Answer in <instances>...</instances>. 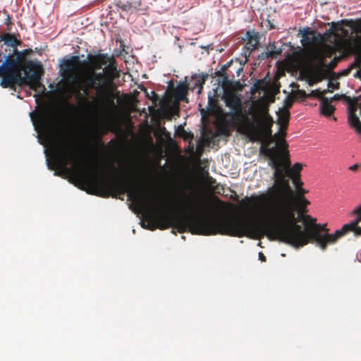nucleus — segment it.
Wrapping results in <instances>:
<instances>
[{
	"mask_svg": "<svg viewBox=\"0 0 361 361\" xmlns=\"http://www.w3.org/2000/svg\"><path fill=\"white\" fill-rule=\"evenodd\" d=\"M35 130L47 141H54L58 137V129L55 118L49 111L38 113L37 119L32 118Z\"/></svg>",
	"mask_w": 361,
	"mask_h": 361,
	"instance_id": "nucleus-6",
	"label": "nucleus"
},
{
	"mask_svg": "<svg viewBox=\"0 0 361 361\" xmlns=\"http://www.w3.org/2000/svg\"><path fill=\"white\" fill-rule=\"evenodd\" d=\"M330 101L327 97H322L320 104L321 114L325 116H330L335 111V107L330 104Z\"/></svg>",
	"mask_w": 361,
	"mask_h": 361,
	"instance_id": "nucleus-15",
	"label": "nucleus"
},
{
	"mask_svg": "<svg viewBox=\"0 0 361 361\" xmlns=\"http://www.w3.org/2000/svg\"><path fill=\"white\" fill-rule=\"evenodd\" d=\"M269 24L270 25V27H269L270 30L273 29L274 27V25L270 23V21H269Z\"/></svg>",
	"mask_w": 361,
	"mask_h": 361,
	"instance_id": "nucleus-40",
	"label": "nucleus"
},
{
	"mask_svg": "<svg viewBox=\"0 0 361 361\" xmlns=\"http://www.w3.org/2000/svg\"><path fill=\"white\" fill-rule=\"evenodd\" d=\"M83 60L85 69L78 81L79 90L88 95L90 90L97 93L102 109L115 107L114 81L120 76L117 63L108 54H87Z\"/></svg>",
	"mask_w": 361,
	"mask_h": 361,
	"instance_id": "nucleus-4",
	"label": "nucleus"
},
{
	"mask_svg": "<svg viewBox=\"0 0 361 361\" xmlns=\"http://www.w3.org/2000/svg\"><path fill=\"white\" fill-rule=\"evenodd\" d=\"M184 202L187 203H190V208L192 209L193 211L196 212L200 214H206L208 213V205L204 202H198V204H191L192 198L191 196L187 195L185 196Z\"/></svg>",
	"mask_w": 361,
	"mask_h": 361,
	"instance_id": "nucleus-13",
	"label": "nucleus"
},
{
	"mask_svg": "<svg viewBox=\"0 0 361 361\" xmlns=\"http://www.w3.org/2000/svg\"><path fill=\"white\" fill-rule=\"evenodd\" d=\"M359 261L361 262V253H360V258L359 259Z\"/></svg>",
	"mask_w": 361,
	"mask_h": 361,
	"instance_id": "nucleus-44",
	"label": "nucleus"
},
{
	"mask_svg": "<svg viewBox=\"0 0 361 361\" xmlns=\"http://www.w3.org/2000/svg\"><path fill=\"white\" fill-rule=\"evenodd\" d=\"M297 202V204H294V193L293 194L291 201L293 207H295V212H298V217L300 219L302 220V216L307 215L306 213L308 212L307 208V205L310 204V202L306 199L305 196L300 195V199L295 200Z\"/></svg>",
	"mask_w": 361,
	"mask_h": 361,
	"instance_id": "nucleus-10",
	"label": "nucleus"
},
{
	"mask_svg": "<svg viewBox=\"0 0 361 361\" xmlns=\"http://www.w3.org/2000/svg\"><path fill=\"white\" fill-rule=\"evenodd\" d=\"M208 109L212 112L219 114L221 118H222V112H224V111L219 106L218 99L215 94L213 95L209 94L208 96Z\"/></svg>",
	"mask_w": 361,
	"mask_h": 361,
	"instance_id": "nucleus-14",
	"label": "nucleus"
},
{
	"mask_svg": "<svg viewBox=\"0 0 361 361\" xmlns=\"http://www.w3.org/2000/svg\"><path fill=\"white\" fill-rule=\"evenodd\" d=\"M247 42L244 46V54L245 56H249L251 53L255 50L259 45V38L257 35H254L250 32H247Z\"/></svg>",
	"mask_w": 361,
	"mask_h": 361,
	"instance_id": "nucleus-11",
	"label": "nucleus"
},
{
	"mask_svg": "<svg viewBox=\"0 0 361 361\" xmlns=\"http://www.w3.org/2000/svg\"><path fill=\"white\" fill-rule=\"evenodd\" d=\"M261 142L259 152L269 158V165L274 169L275 185L269 189L267 193L246 197L240 204L247 206L248 203H255L271 217L272 213L276 212L283 204H292L293 191L290 186L289 177L300 176L302 164L295 163L291 167L288 145L285 138H281L272 147H268L269 142L265 143V140Z\"/></svg>",
	"mask_w": 361,
	"mask_h": 361,
	"instance_id": "nucleus-2",
	"label": "nucleus"
},
{
	"mask_svg": "<svg viewBox=\"0 0 361 361\" xmlns=\"http://www.w3.org/2000/svg\"><path fill=\"white\" fill-rule=\"evenodd\" d=\"M334 35V30L332 28H329V29H327L324 35H322L324 36V39L325 41H326V38H329L331 37L332 35Z\"/></svg>",
	"mask_w": 361,
	"mask_h": 361,
	"instance_id": "nucleus-28",
	"label": "nucleus"
},
{
	"mask_svg": "<svg viewBox=\"0 0 361 361\" xmlns=\"http://www.w3.org/2000/svg\"><path fill=\"white\" fill-rule=\"evenodd\" d=\"M80 97L82 99V100H83L84 102H88V103H89V102H88L87 99L86 97H85L83 95L80 94Z\"/></svg>",
	"mask_w": 361,
	"mask_h": 361,
	"instance_id": "nucleus-39",
	"label": "nucleus"
},
{
	"mask_svg": "<svg viewBox=\"0 0 361 361\" xmlns=\"http://www.w3.org/2000/svg\"><path fill=\"white\" fill-rule=\"evenodd\" d=\"M23 53V55L26 57V56L30 55L32 53V50L31 49H26L21 51Z\"/></svg>",
	"mask_w": 361,
	"mask_h": 361,
	"instance_id": "nucleus-35",
	"label": "nucleus"
},
{
	"mask_svg": "<svg viewBox=\"0 0 361 361\" xmlns=\"http://www.w3.org/2000/svg\"><path fill=\"white\" fill-rule=\"evenodd\" d=\"M212 199L214 202H216L219 205H223L224 202L216 196H212Z\"/></svg>",
	"mask_w": 361,
	"mask_h": 361,
	"instance_id": "nucleus-34",
	"label": "nucleus"
},
{
	"mask_svg": "<svg viewBox=\"0 0 361 361\" xmlns=\"http://www.w3.org/2000/svg\"><path fill=\"white\" fill-rule=\"evenodd\" d=\"M226 106L231 111L222 112L221 123L226 128L231 125L230 117L238 126V130L245 135L250 141H264L271 136V126L274 121L269 114V105L262 97L254 101L247 111L242 113V103L240 96L234 91H224L223 97Z\"/></svg>",
	"mask_w": 361,
	"mask_h": 361,
	"instance_id": "nucleus-3",
	"label": "nucleus"
},
{
	"mask_svg": "<svg viewBox=\"0 0 361 361\" xmlns=\"http://www.w3.org/2000/svg\"><path fill=\"white\" fill-rule=\"evenodd\" d=\"M208 78V74H201V75H194L192 76V79L194 80V86L192 87V90L197 87L198 91L197 94H200L203 88V85H204L206 80Z\"/></svg>",
	"mask_w": 361,
	"mask_h": 361,
	"instance_id": "nucleus-16",
	"label": "nucleus"
},
{
	"mask_svg": "<svg viewBox=\"0 0 361 361\" xmlns=\"http://www.w3.org/2000/svg\"><path fill=\"white\" fill-rule=\"evenodd\" d=\"M328 88L338 89L339 83L338 82L334 83L333 82L329 81L328 83Z\"/></svg>",
	"mask_w": 361,
	"mask_h": 361,
	"instance_id": "nucleus-32",
	"label": "nucleus"
},
{
	"mask_svg": "<svg viewBox=\"0 0 361 361\" xmlns=\"http://www.w3.org/2000/svg\"><path fill=\"white\" fill-rule=\"evenodd\" d=\"M78 66H85L78 56H72L63 61L61 68L64 75H70L75 72Z\"/></svg>",
	"mask_w": 361,
	"mask_h": 361,
	"instance_id": "nucleus-8",
	"label": "nucleus"
},
{
	"mask_svg": "<svg viewBox=\"0 0 361 361\" xmlns=\"http://www.w3.org/2000/svg\"><path fill=\"white\" fill-rule=\"evenodd\" d=\"M292 106V102L291 101H288L287 104H286V109H288V108L291 107Z\"/></svg>",
	"mask_w": 361,
	"mask_h": 361,
	"instance_id": "nucleus-38",
	"label": "nucleus"
},
{
	"mask_svg": "<svg viewBox=\"0 0 361 361\" xmlns=\"http://www.w3.org/2000/svg\"><path fill=\"white\" fill-rule=\"evenodd\" d=\"M304 228L297 223L295 209L293 204H283L271 219L261 225H256L245 217L236 219L214 218L205 216H183L182 233L189 229L192 234L212 235H226L241 238L247 236L260 239L264 235L271 240H277L295 248L308 243H314L322 250L329 244L335 243L341 237L328 233L326 224L317 223V219L310 215L302 216Z\"/></svg>",
	"mask_w": 361,
	"mask_h": 361,
	"instance_id": "nucleus-1",
	"label": "nucleus"
},
{
	"mask_svg": "<svg viewBox=\"0 0 361 361\" xmlns=\"http://www.w3.org/2000/svg\"><path fill=\"white\" fill-rule=\"evenodd\" d=\"M359 168V165L358 164H355L353 166H351L349 167V170L350 171H355L357 170V169Z\"/></svg>",
	"mask_w": 361,
	"mask_h": 361,
	"instance_id": "nucleus-36",
	"label": "nucleus"
},
{
	"mask_svg": "<svg viewBox=\"0 0 361 361\" xmlns=\"http://www.w3.org/2000/svg\"><path fill=\"white\" fill-rule=\"evenodd\" d=\"M350 231L354 232L356 235H361V227L356 225V228H353Z\"/></svg>",
	"mask_w": 361,
	"mask_h": 361,
	"instance_id": "nucleus-33",
	"label": "nucleus"
},
{
	"mask_svg": "<svg viewBox=\"0 0 361 361\" xmlns=\"http://www.w3.org/2000/svg\"><path fill=\"white\" fill-rule=\"evenodd\" d=\"M1 61H2V59H0V62H1Z\"/></svg>",
	"mask_w": 361,
	"mask_h": 361,
	"instance_id": "nucleus-45",
	"label": "nucleus"
},
{
	"mask_svg": "<svg viewBox=\"0 0 361 361\" xmlns=\"http://www.w3.org/2000/svg\"><path fill=\"white\" fill-rule=\"evenodd\" d=\"M0 41H4V44L8 47L5 49L6 54H8L10 50H13V48H18V45L21 43L20 40L16 39L14 35L10 33H5L1 35Z\"/></svg>",
	"mask_w": 361,
	"mask_h": 361,
	"instance_id": "nucleus-12",
	"label": "nucleus"
},
{
	"mask_svg": "<svg viewBox=\"0 0 361 361\" xmlns=\"http://www.w3.org/2000/svg\"><path fill=\"white\" fill-rule=\"evenodd\" d=\"M259 82H258V83L255 84V88H258V87H259Z\"/></svg>",
	"mask_w": 361,
	"mask_h": 361,
	"instance_id": "nucleus-41",
	"label": "nucleus"
},
{
	"mask_svg": "<svg viewBox=\"0 0 361 361\" xmlns=\"http://www.w3.org/2000/svg\"><path fill=\"white\" fill-rule=\"evenodd\" d=\"M325 54L322 51H319L314 54V59L321 65H324Z\"/></svg>",
	"mask_w": 361,
	"mask_h": 361,
	"instance_id": "nucleus-25",
	"label": "nucleus"
},
{
	"mask_svg": "<svg viewBox=\"0 0 361 361\" xmlns=\"http://www.w3.org/2000/svg\"><path fill=\"white\" fill-rule=\"evenodd\" d=\"M308 33L312 36V42L314 44H322L325 42L324 36L321 33L314 30L310 31Z\"/></svg>",
	"mask_w": 361,
	"mask_h": 361,
	"instance_id": "nucleus-20",
	"label": "nucleus"
},
{
	"mask_svg": "<svg viewBox=\"0 0 361 361\" xmlns=\"http://www.w3.org/2000/svg\"><path fill=\"white\" fill-rule=\"evenodd\" d=\"M308 191L302 188V186L299 187L298 188L296 189V195L295 196V199H300V195L304 196V195Z\"/></svg>",
	"mask_w": 361,
	"mask_h": 361,
	"instance_id": "nucleus-27",
	"label": "nucleus"
},
{
	"mask_svg": "<svg viewBox=\"0 0 361 361\" xmlns=\"http://www.w3.org/2000/svg\"><path fill=\"white\" fill-rule=\"evenodd\" d=\"M328 90L320 91L319 90H312L310 94V97H317L322 100V97H325L324 95L327 92Z\"/></svg>",
	"mask_w": 361,
	"mask_h": 361,
	"instance_id": "nucleus-23",
	"label": "nucleus"
},
{
	"mask_svg": "<svg viewBox=\"0 0 361 361\" xmlns=\"http://www.w3.org/2000/svg\"><path fill=\"white\" fill-rule=\"evenodd\" d=\"M353 213L357 215V219L350 224L343 225L341 229L336 230L335 237L344 236L346 233L350 232V230L356 228V225H358L361 221V206L354 209Z\"/></svg>",
	"mask_w": 361,
	"mask_h": 361,
	"instance_id": "nucleus-9",
	"label": "nucleus"
},
{
	"mask_svg": "<svg viewBox=\"0 0 361 361\" xmlns=\"http://www.w3.org/2000/svg\"><path fill=\"white\" fill-rule=\"evenodd\" d=\"M356 58L355 60L359 63H361V45L358 46L356 48Z\"/></svg>",
	"mask_w": 361,
	"mask_h": 361,
	"instance_id": "nucleus-29",
	"label": "nucleus"
},
{
	"mask_svg": "<svg viewBox=\"0 0 361 361\" xmlns=\"http://www.w3.org/2000/svg\"><path fill=\"white\" fill-rule=\"evenodd\" d=\"M188 85L185 83H183L181 85H178L176 90V97L180 100H184L186 98V95L188 94Z\"/></svg>",
	"mask_w": 361,
	"mask_h": 361,
	"instance_id": "nucleus-18",
	"label": "nucleus"
},
{
	"mask_svg": "<svg viewBox=\"0 0 361 361\" xmlns=\"http://www.w3.org/2000/svg\"><path fill=\"white\" fill-rule=\"evenodd\" d=\"M259 259L262 262H265L266 261V257L263 255L262 252H259Z\"/></svg>",
	"mask_w": 361,
	"mask_h": 361,
	"instance_id": "nucleus-37",
	"label": "nucleus"
},
{
	"mask_svg": "<svg viewBox=\"0 0 361 361\" xmlns=\"http://www.w3.org/2000/svg\"><path fill=\"white\" fill-rule=\"evenodd\" d=\"M291 178L293 180V184L295 186V188H298L299 187L302 186L303 182L300 179V176H293V177H289V179Z\"/></svg>",
	"mask_w": 361,
	"mask_h": 361,
	"instance_id": "nucleus-26",
	"label": "nucleus"
},
{
	"mask_svg": "<svg viewBox=\"0 0 361 361\" xmlns=\"http://www.w3.org/2000/svg\"><path fill=\"white\" fill-rule=\"evenodd\" d=\"M226 66H224L221 67V70L216 72V75L217 76L223 78V81H222L223 87H226L230 84V81L228 80V77L226 74Z\"/></svg>",
	"mask_w": 361,
	"mask_h": 361,
	"instance_id": "nucleus-21",
	"label": "nucleus"
},
{
	"mask_svg": "<svg viewBox=\"0 0 361 361\" xmlns=\"http://www.w3.org/2000/svg\"><path fill=\"white\" fill-rule=\"evenodd\" d=\"M290 114L288 109H284L279 116V123L284 128V137L286 135V130L288 127Z\"/></svg>",
	"mask_w": 361,
	"mask_h": 361,
	"instance_id": "nucleus-17",
	"label": "nucleus"
},
{
	"mask_svg": "<svg viewBox=\"0 0 361 361\" xmlns=\"http://www.w3.org/2000/svg\"><path fill=\"white\" fill-rule=\"evenodd\" d=\"M349 119H350V122L351 123L352 125H353L355 126H357L360 125V119L355 113L351 112L350 114Z\"/></svg>",
	"mask_w": 361,
	"mask_h": 361,
	"instance_id": "nucleus-24",
	"label": "nucleus"
},
{
	"mask_svg": "<svg viewBox=\"0 0 361 361\" xmlns=\"http://www.w3.org/2000/svg\"><path fill=\"white\" fill-rule=\"evenodd\" d=\"M183 137L184 139H192L193 137V134L192 133H187L184 130H183Z\"/></svg>",
	"mask_w": 361,
	"mask_h": 361,
	"instance_id": "nucleus-31",
	"label": "nucleus"
},
{
	"mask_svg": "<svg viewBox=\"0 0 361 361\" xmlns=\"http://www.w3.org/2000/svg\"><path fill=\"white\" fill-rule=\"evenodd\" d=\"M341 98H347V97L345 95V94H342V95H340V94H335L333 97H331V99H329L330 102L334 101V100H338Z\"/></svg>",
	"mask_w": 361,
	"mask_h": 361,
	"instance_id": "nucleus-30",
	"label": "nucleus"
},
{
	"mask_svg": "<svg viewBox=\"0 0 361 361\" xmlns=\"http://www.w3.org/2000/svg\"><path fill=\"white\" fill-rule=\"evenodd\" d=\"M310 31V28H306L302 31V44L303 45L310 44L312 42V36L308 33Z\"/></svg>",
	"mask_w": 361,
	"mask_h": 361,
	"instance_id": "nucleus-22",
	"label": "nucleus"
},
{
	"mask_svg": "<svg viewBox=\"0 0 361 361\" xmlns=\"http://www.w3.org/2000/svg\"><path fill=\"white\" fill-rule=\"evenodd\" d=\"M282 53L281 49H276V45L274 44H271L270 46V49L269 51L265 53L266 57H271V58H276L277 56H280Z\"/></svg>",
	"mask_w": 361,
	"mask_h": 361,
	"instance_id": "nucleus-19",
	"label": "nucleus"
},
{
	"mask_svg": "<svg viewBox=\"0 0 361 361\" xmlns=\"http://www.w3.org/2000/svg\"><path fill=\"white\" fill-rule=\"evenodd\" d=\"M113 142H114V140H111L110 141V143H113Z\"/></svg>",
	"mask_w": 361,
	"mask_h": 361,
	"instance_id": "nucleus-43",
	"label": "nucleus"
},
{
	"mask_svg": "<svg viewBox=\"0 0 361 361\" xmlns=\"http://www.w3.org/2000/svg\"><path fill=\"white\" fill-rule=\"evenodd\" d=\"M5 61L0 66L1 85L4 88H13L28 85L30 89L37 90L41 84L44 70L38 61L27 59L21 51L13 48L4 56Z\"/></svg>",
	"mask_w": 361,
	"mask_h": 361,
	"instance_id": "nucleus-5",
	"label": "nucleus"
},
{
	"mask_svg": "<svg viewBox=\"0 0 361 361\" xmlns=\"http://www.w3.org/2000/svg\"><path fill=\"white\" fill-rule=\"evenodd\" d=\"M222 134H226V130H223L222 132H221Z\"/></svg>",
	"mask_w": 361,
	"mask_h": 361,
	"instance_id": "nucleus-42",
	"label": "nucleus"
},
{
	"mask_svg": "<svg viewBox=\"0 0 361 361\" xmlns=\"http://www.w3.org/2000/svg\"><path fill=\"white\" fill-rule=\"evenodd\" d=\"M150 3L149 0H130V1H118L116 7L122 11H129L132 9L145 12L148 10Z\"/></svg>",
	"mask_w": 361,
	"mask_h": 361,
	"instance_id": "nucleus-7",
	"label": "nucleus"
}]
</instances>
